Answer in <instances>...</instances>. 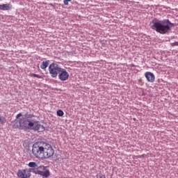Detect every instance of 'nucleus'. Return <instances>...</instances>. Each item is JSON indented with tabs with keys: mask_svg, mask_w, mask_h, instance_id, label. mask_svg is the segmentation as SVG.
Instances as JSON below:
<instances>
[{
	"mask_svg": "<svg viewBox=\"0 0 178 178\" xmlns=\"http://www.w3.org/2000/svg\"><path fill=\"white\" fill-rule=\"evenodd\" d=\"M16 124L17 127L21 130H35L39 133L45 130V127L40 122L27 118H22L16 121Z\"/></svg>",
	"mask_w": 178,
	"mask_h": 178,
	"instance_id": "f03ea898",
	"label": "nucleus"
},
{
	"mask_svg": "<svg viewBox=\"0 0 178 178\" xmlns=\"http://www.w3.org/2000/svg\"><path fill=\"white\" fill-rule=\"evenodd\" d=\"M28 166L31 168H28V169H32V172L34 173L35 172H37V170L35 171V169H39L40 167H38V165H37V163L35 162H30L28 164Z\"/></svg>",
	"mask_w": 178,
	"mask_h": 178,
	"instance_id": "1a4fd4ad",
	"label": "nucleus"
},
{
	"mask_svg": "<svg viewBox=\"0 0 178 178\" xmlns=\"http://www.w3.org/2000/svg\"><path fill=\"white\" fill-rule=\"evenodd\" d=\"M42 170H38L34 172L35 175H40L42 178H48L51 175L49 170L47 169L46 166H42Z\"/></svg>",
	"mask_w": 178,
	"mask_h": 178,
	"instance_id": "423d86ee",
	"label": "nucleus"
},
{
	"mask_svg": "<svg viewBox=\"0 0 178 178\" xmlns=\"http://www.w3.org/2000/svg\"><path fill=\"white\" fill-rule=\"evenodd\" d=\"M63 115H65V113H63V111L62 110L57 111V116L62 117L63 116Z\"/></svg>",
	"mask_w": 178,
	"mask_h": 178,
	"instance_id": "ddd939ff",
	"label": "nucleus"
},
{
	"mask_svg": "<svg viewBox=\"0 0 178 178\" xmlns=\"http://www.w3.org/2000/svg\"><path fill=\"white\" fill-rule=\"evenodd\" d=\"M33 169H22L17 172V177L19 178H29L31 176Z\"/></svg>",
	"mask_w": 178,
	"mask_h": 178,
	"instance_id": "39448f33",
	"label": "nucleus"
},
{
	"mask_svg": "<svg viewBox=\"0 0 178 178\" xmlns=\"http://www.w3.org/2000/svg\"><path fill=\"white\" fill-rule=\"evenodd\" d=\"M0 123L1 124H5L6 123V118L0 115Z\"/></svg>",
	"mask_w": 178,
	"mask_h": 178,
	"instance_id": "f8f14e48",
	"label": "nucleus"
},
{
	"mask_svg": "<svg viewBox=\"0 0 178 178\" xmlns=\"http://www.w3.org/2000/svg\"><path fill=\"white\" fill-rule=\"evenodd\" d=\"M172 26L169 19L157 20L153 22L152 29L160 34H168L172 30Z\"/></svg>",
	"mask_w": 178,
	"mask_h": 178,
	"instance_id": "7ed1b4c3",
	"label": "nucleus"
},
{
	"mask_svg": "<svg viewBox=\"0 0 178 178\" xmlns=\"http://www.w3.org/2000/svg\"><path fill=\"white\" fill-rule=\"evenodd\" d=\"M58 79L61 81L69 80V72L66 70L61 68L60 73H58Z\"/></svg>",
	"mask_w": 178,
	"mask_h": 178,
	"instance_id": "0eeeda50",
	"label": "nucleus"
},
{
	"mask_svg": "<svg viewBox=\"0 0 178 178\" xmlns=\"http://www.w3.org/2000/svg\"><path fill=\"white\" fill-rule=\"evenodd\" d=\"M32 153L38 159H49L55 155V150L49 143L38 142L33 145Z\"/></svg>",
	"mask_w": 178,
	"mask_h": 178,
	"instance_id": "f257e3e1",
	"label": "nucleus"
},
{
	"mask_svg": "<svg viewBox=\"0 0 178 178\" xmlns=\"http://www.w3.org/2000/svg\"><path fill=\"white\" fill-rule=\"evenodd\" d=\"M12 9V4L6 3L0 5V10H10Z\"/></svg>",
	"mask_w": 178,
	"mask_h": 178,
	"instance_id": "9d476101",
	"label": "nucleus"
},
{
	"mask_svg": "<svg viewBox=\"0 0 178 178\" xmlns=\"http://www.w3.org/2000/svg\"><path fill=\"white\" fill-rule=\"evenodd\" d=\"M171 47H178V42L170 43Z\"/></svg>",
	"mask_w": 178,
	"mask_h": 178,
	"instance_id": "2eb2a0df",
	"label": "nucleus"
},
{
	"mask_svg": "<svg viewBox=\"0 0 178 178\" xmlns=\"http://www.w3.org/2000/svg\"><path fill=\"white\" fill-rule=\"evenodd\" d=\"M144 157H145L144 154L141 156H138V158H144Z\"/></svg>",
	"mask_w": 178,
	"mask_h": 178,
	"instance_id": "a211bd4d",
	"label": "nucleus"
},
{
	"mask_svg": "<svg viewBox=\"0 0 178 178\" xmlns=\"http://www.w3.org/2000/svg\"><path fill=\"white\" fill-rule=\"evenodd\" d=\"M31 77H36L37 79H42V77L37 74H31Z\"/></svg>",
	"mask_w": 178,
	"mask_h": 178,
	"instance_id": "4468645a",
	"label": "nucleus"
},
{
	"mask_svg": "<svg viewBox=\"0 0 178 178\" xmlns=\"http://www.w3.org/2000/svg\"><path fill=\"white\" fill-rule=\"evenodd\" d=\"M72 0H64V5H69V2H70Z\"/></svg>",
	"mask_w": 178,
	"mask_h": 178,
	"instance_id": "dca6fc26",
	"label": "nucleus"
},
{
	"mask_svg": "<svg viewBox=\"0 0 178 178\" xmlns=\"http://www.w3.org/2000/svg\"><path fill=\"white\" fill-rule=\"evenodd\" d=\"M62 67H60L56 63H51L49 67V72L54 79L58 77Z\"/></svg>",
	"mask_w": 178,
	"mask_h": 178,
	"instance_id": "20e7f679",
	"label": "nucleus"
},
{
	"mask_svg": "<svg viewBox=\"0 0 178 178\" xmlns=\"http://www.w3.org/2000/svg\"><path fill=\"white\" fill-rule=\"evenodd\" d=\"M145 77L147 79L149 83H154L155 81V75L152 72H146L145 73Z\"/></svg>",
	"mask_w": 178,
	"mask_h": 178,
	"instance_id": "6e6552de",
	"label": "nucleus"
},
{
	"mask_svg": "<svg viewBox=\"0 0 178 178\" xmlns=\"http://www.w3.org/2000/svg\"><path fill=\"white\" fill-rule=\"evenodd\" d=\"M49 65V60L43 61L40 65V69L45 70Z\"/></svg>",
	"mask_w": 178,
	"mask_h": 178,
	"instance_id": "9b49d317",
	"label": "nucleus"
},
{
	"mask_svg": "<svg viewBox=\"0 0 178 178\" xmlns=\"http://www.w3.org/2000/svg\"><path fill=\"white\" fill-rule=\"evenodd\" d=\"M20 116H22V113H19V114L17 115L16 119H19V118H20Z\"/></svg>",
	"mask_w": 178,
	"mask_h": 178,
	"instance_id": "f3484780",
	"label": "nucleus"
}]
</instances>
